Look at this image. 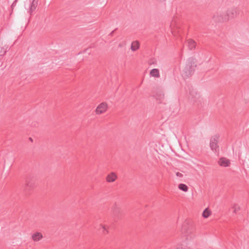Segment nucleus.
<instances>
[{
	"instance_id": "nucleus-7",
	"label": "nucleus",
	"mask_w": 249,
	"mask_h": 249,
	"mask_svg": "<svg viewBox=\"0 0 249 249\" xmlns=\"http://www.w3.org/2000/svg\"><path fill=\"white\" fill-rule=\"evenodd\" d=\"M8 48V46L3 40L0 39V59L6 54Z\"/></svg>"
},
{
	"instance_id": "nucleus-19",
	"label": "nucleus",
	"mask_w": 249,
	"mask_h": 249,
	"mask_svg": "<svg viewBox=\"0 0 249 249\" xmlns=\"http://www.w3.org/2000/svg\"><path fill=\"white\" fill-rule=\"evenodd\" d=\"M211 214L210 211L209 210L208 208H206L202 213V216L204 218H208Z\"/></svg>"
},
{
	"instance_id": "nucleus-21",
	"label": "nucleus",
	"mask_w": 249,
	"mask_h": 249,
	"mask_svg": "<svg viewBox=\"0 0 249 249\" xmlns=\"http://www.w3.org/2000/svg\"><path fill=\"white\" fill-rule=\"evenodd\" d=\"M239 210V207L238 208H235L234 212V213H236L237 211H238Z\"/></svg>"
},
{
	"instance_id": "nucleus-2",
	"label": "nucleus",
	"mask_w": 249,
	"mask_h": 249,
	"mask_svg": "<svg viewBox=\"0 0 249 249\" xmlns=\"http://www.w3.org/2000/svg\"><path fill=\"white\" fill-rule=\"evenodd\" d=\"M219 139V135H216L213 136L210 140V146L211 149L215 152L219 150V146L217 144Z\"/></svg>"
},
{
	"instance_id": "nucleus-22",
	"label": "nucleus",
	"mask_w": 249,
	"mask_h": 249,
	"mask_svg": "<svg viewBox=\"0 0 249 249\" xmlns=\"http://www.w3.org/2000/svg\"><path fill=\"white\" fill-rule=\"evenodd\" d=\"M102 229L103 231H106V228L104 226H102Z\"/></svg>"
},
{
	"instance_id": "nucleus-20",
	"label": "nucleus",
	"mask_w": 249,
	"mask_h": 249,
	"mask_svg": "<svg viewBox=\"0 0 249 249\" xmlns=\"http://www.w3.org/2000/svg\"><path fill=\"white\" fill-rule=\"evenodd\" d=\"M176 176L179 178L183 177V175L180 172H176Z\"/></svg>"
},
{
	"instance_id": "nucleus-6",
	"label": "nucleus",
	"mask_w": 249,
	"mask_h": 249,
	"mask_svg": "<svg viewBox=\"0 0 249 249\" xmlns=\"http://www.w3.org/2000/svg\"><path fill=\"white\" fill-rule=\"evenodd\" d=\"M189 101L193 103L197 102L200 98V95L196 91L191 90L188 97Z\"/></svg>"
},
{
	"instance_id": "nucleus-15",
	"label": "nucleus",
	"mask_w": 249,
	"mask_h": 249,
	"mask_svg": "<svg viewBox=\"0 0 249 249\" xmlns=\"http://www.w3.org/2000/svg\"><path fill=\"white\" fill-rule=\"evenodd\" d=\"M117 176L114 172H111L107 177V181L109 182H113L115 180Z\"/></svg>"
},
{
	"instance_id": "nucleus-4",
	"label": "nucleus",
	"mask_w": 249,
	"mask_h": 249,
	"mask_svg": "<svg viewBox=\"0 0 249 249\" xmlns=\"http://www.w3.org/2000/svg\"><path fill=\"white\" fill-rule=\"evenodd\" d=\"M193 231V228L188 222L185 221L181 227V232L184 234L185 236H188Z\"/></svg>"
},
{
	"instance_id": "nucleus-12",
	"label": "nucleus",
	"mask_w": 249,
	"mask_h": 249,
	"mask_svg": "<svg viewBox=\"0 0 249 249\" xmlns=\"http://www.w3.org/2000/svg\"><path fill=\"white\" fill-rule=\"evenodd\" d=\"M38 0H32V3L29 6L28 11L30 14H31L36 9L38 5Z\"/></svg>"
},
{
	"instance_id": "nucleus-17",
	"label": "nucleus",
	"mask_w": 249,
	"mask_h": 249,
	"mask_svg": "<svg viewBox=\"0 0 249 249\" xmlns=\"http://www.w3.org/2000/svg\"><path fill=\"white\" fill-rule=\"evenodd\" d=\"M32 238L35 241H38L42 238V235L40 232H36L32 235Z\"/></svg>"
},
{
	"instance_id": "nucleus-5",
	"label": "nucleus",
	"mask_w": 249,
	"mask_h": 249,
	"mask_svg": "<svg viewBox=\"0 0 249 249\" xmlns=\"http://www.w3.org/2000/svg\"><path fill=\"white\" fill-rule=\"evenodd\" d=\"M225 14L228 21L230 19L236 17L239 14V10L237 8H231L228 9Z\"/></svg>"
},
{
	"instance_id": "nucleus-9",
	"label": "nucleus",
	"mask_w": 249,
	"mask_h": 249,
	"mask_svg": "<svg viewBox=\"0 0 249 249\" xmlns=\"http://www.w3.org/2000/svg\"><path fill=\"white\" fill-rule=\"evenodd\" d=\"M218 164L220 166L223 167H229L230 166L231 160L226 158H221L218 160Z\"/></svg>"
},
{
	"instance_id": "nucleus-10",
	"label": "nucleus",
	"mask_w": 249,
	"mask_h": 249,
	"mask_svg": "<svg viewBox=\"0 0 249 249\" xmlns=\"http://www.w3.org/2000/svg\"><path fill=\"white\" fill-rule=\"evenodd\" d=\"M36 186V181L34 178L29 179L26 180V190H31Z\"/></svg>"
},
{
	"instance_id": "nucleus-11",
	"label": "nucleus",
	"mask_w": 249,
	"mask_h": 249,
	"mask_svg": "<svg viewBox=\"0 0 249 249\" xmlns=\"http://www.w3.org/2000/svg\"><path fill=\"white\" fill-rule=\"evenodd\" d=\"M179 25L177 23V21L175 19H173L170 24V27L171 29V32L172 34L176 36V28H178Z\"/></svg>"
},
{
	"instance_id": "nucleus-14",
	"label": "nucleus",
	"mask_w": 249,
	"mask_h": 249,
	"mask_svg": "<svg viewBox=\"0 0 249 249\" xmlns=\"http://www.w3.org/2000/svg\"><path fill=\"white\" fill-rule=\"evenodd\" d=\"M149 74L151 76L156 78H159L160 77V71L158 69H152L150 71Z\"/></svg>"
},
{
	"instance_id": "nucleus-18",
	"label": "nucleus",
	"mask_w": 249,
	"mask_h": 249,
	"mask_svg": "<svg viewBox=\"0 0 249 249\" xmlns=\"http://www.w3.org/2000/svg\"><path fill=\"white\" fill-rule=\"evenodd\" d=\"M178 188L179 190H180L184 192H186L188 190V186L186 184H183V183L179 184V185L178 186Z\"/></svg>"
},
{
	"instance_id": "nucleus-16",
	"label": "nucleus",
	"mask_w": 249,
	"mask_h": 249,
	"mask_svg": "<svg viewBox=\"0 0 249 249\" xmlns=\"http://www.w3.org/2000/svg\"><path fill=\"white\" fill-rule=\"evenodd\" d=\"M187 45L190 50H193L196 48V42L194 40L190 39L187 40Z\"/></svg>"
},
{
	"instance_id": "nucleus-1",
	"label": "nucleus",
	"mask_w": 249,
	"mask_h": 249,
	"mask_svg": "<svg viewBox=\"0 0 249 249\" xmlns=\"http://www.w3.org/2000/svg\"><path fill=\"white\" fill-rule=\"evenodd\" d=\"M196 66L195 62L192 59H189L182 71V76L184 78H187L192 75L195 71Z\"/></svg>"
},
{
	"instance_id": "nucleus-23",
	"label": "nucleus",
	"mask_w": 249,
	"mask_h": 249,
	"mask_svg": "<svg viewBox=\"0 0 249 249\" xmlns=\"http://www.w3.org/2000/svg\"><path fill=\"white\" fill-rule=\"evenodd\" d=\"M30 141H33V140H32V139L31 138H30Z\"/></svg>"
},
{
	"instance_id": "nucleus-13",
	"label": "nucleus",
	"mask_w": 249,
	"mask_h": 249,
	"mask_svg": "<svg viewBox=\"0 0 249 249\" xmlns=\"http://www.w3.org/2000/svg\"><path fill=\"white\" fill-rule=\"evenodd\" d=\"M140 48V43L138 41H133L131 43V50L133 52H135Z\"/></svg>"
},
{
	"instance_id": "nucleus-3",
	"label": "nucleus",
	"mask_w": 249,
	"mask_h": 249,
	"mask_svg": "<svg viewBox=\"0 0 249 249\" xmlns=\"http://www.w3.org/2000/svg\"><path fill=\"white\" fill-rule=\"evenodd\" d=\"M213 19L216 22H225L228 21V18L226 17L225 13H223L221 11H218L215 13L213 17Z\"/></svg>"
},
{
	"instance_id": "nucleus-8",
	"label": "nucleus",
	"mask_w": 249,
	"mask_h": 249,
	"mask_svg": "<svg viewBox=\"0 0 249 249\" xmlns=\"http://www.w3.org/2000/svg\"><path fill=\"white\" fill-rule=\"evenodd\" d=\"M107 104L105 102L100 104L95 109V113L97 115H100L105 113L107 109Z\"/></svg>"
},
{
	"instance_id": "nucleus-24",
	"label": "nucleus",
	"mask_w": 249,
	"mask_h": 249,
	"mask_svg": "<svg viewBox=\"0 0 249 249\" xmlns=\"http://www.w3.org/2000/svg\"><path fill=\"white\" fill-rule=\"evenodd\" d=\"M180 181H183V179H180Z\"/></svg>"
}]
</instances>
